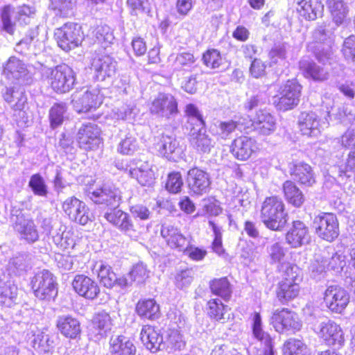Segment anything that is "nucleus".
Segmentation results:
<instances>
[{
    "mask_svg": "<svg viewBox=\"0 0 355 355\" xmlns=\"http://www.w3.org/2000/svg\"><path fill=\"white\" fill-rule=\"evenodd\" d=\"M260 218L268 229L282 231L288 221V214L282 198L278 196L267 197L262 203Z\"/></svg>",
    "mask_w": 355,
    "mask_h": 355,
    "instance_id": "nucleus-1",
    "label": "nucleus"
},
{
    "mask_svg": "<svg viewBox=\"0 0 355 355\" xmlns=\"http://www.w3.org/2000/svg\"><path fill=\"white\" fill-rule=\"evenodd\" d=\"M43 78L47 80L52 89L57 93H67L74 86L76 74L72 68L65 64L54 68H46L42 72Z\"/></svg>",
    "mask_w": 355,
    "mask_h": 355,
    "instance_id": "nucleus-2",
    "label": "nucleus"
},
{
    "mask_svg": "<svg viewBox=\"0 0 355 355\" xmlns=\"http://www.w3.org/2000/svg\"><path fill=\"white\" fill-rule=\"evenodd\" d=\"M4 101L8 103L14 110L15 116L19 125H25L27 122V116L24 108L27 103V97L24 88L19 83L6 86L2 91Z\"/></svg>",
    "mask_w": 355,
    "mask_h": 355,
    "instance_id": "nucleus-3",
    "label": "nucleus"
},
{
    "mask_svg": "<svg viewBox=\"0 0 355 355\" xmlns=\"http://www.w3.org/2000/svg\"><path fill=\"white\" fill-rule=\"evenodd\" d=\"M284 277L279 283L277 288V297L285 304L295 298L300 292L299 282L302 280L300 270L295 265H289L284 270Z\"/></svg>",
    "mask_w": 355,
    "mask_h": 355,
    "instance_id": "nucleus-4",
    "label": "nucleus"
},
{
    "mask_svg": "<svg viewBox=\"0 0 355 355\" xmlns=\"http://www.w3.org/2000/svg\"><path fill=\"white\" fill-rule=\"evenodd\" d=\"M312 329L327 345L340 347L344 345L343 331L340 325L333 320L321 318L313 324Z\"/></svg>",
    "mask_w": 355,
    "mask_h": 355,
    "instance_id": "nucleus-5",
    "label": "nucleus"
},
{
    "mask_svg": "<svg viewBox=\"0 0 355 355\" xmlns=\"http://www.w3.org/2000/svg\"><path fill=\"white\" fill-rule=\"evenodd\" d=\"M103 94L98 87L81 89L72 95V105L78 112H89L96 110L102 104Z\"/></svg>",
    "mask_w": 355,
    "mask_h": 355,
    "instance_id": "nucleus-6",
    "label": "nucleus"
},
{
    "mask_svg": "<svg viewBox=\"0 0 355 355\" xmlns=\"http://www.w3.org/2000/svg\"><path fill=\"white\" fill-rule=\"evenodd\" d=\"M32 289L36 297L50 300L57 295L55 279L47 270L38 271L31 280Z\"/></svg>",
    "mask_w": 355,
    "mask_h": 355,
    "instance_id": "nucleus-7",
    "label": "nucleus"
},
{
    "mask_svg": "<svg viewBox=\"0 0 355 355\" xmlns=\"http://www.w3.org/2000/svg\"><path fill=\"white\" fill-rule=\"evenodd\" d=\"M302 86L296 80H288L280 88L279 96L274 99V105L281 111L294 108L300 102Z\"/></svg>",
    "mask_w": 355,
    "mask_h": 355,
    "instance_id": "nucleus-8",
    "label": "nucleus"
},
{
    "mask_svg": "<svg viewBox=\"0 0 355 355\" xmlns=\"http://www.w3.org/2000/svg\"><path fill=\"white\" fill-rule=\"evenodd\" d=\"M87 196L94 203L110 209L118 207L121 201V191L110 184H104L95 189H89Z\"/></svg>",
    "mask_w": 355,
    "mask_h": 355,
    "instance_id": "nucleus-9",
    "label": "nucleus"
},
{
    "mask_svg": "<svg viewBox=\"0 0 355 355\" xmlns=\"http://www.w3.org/2000/svg\"><path fill=\"white\" fill-rule=\"evenodd\" d=\"M55 37L58 46L67 51L81 44L83 40V33L80 25L67 23L62 27L56 29Z\"/></svg>",
    "mask_w": 355,
    "mask_h": 355,
    "instance_id": "nucleus-10",
    "label": "nucleus"
},
{
    "mask_svg": "<svg viewBox=\"0 0 355 355\" xmlns=\"http://www.w3.org/2000/svg\"><path fill=\"white\" fill-rule=\"evenodd\" d=\"M149 109L157 117L171 119L178 114V103L172 94L159 93L152 101Z\"/></svg>",
    "mask_w": 355,
    "mask_h": 355,
    "instance_id": "nucleus-11",
    "label": "nucleus"
},
{
    "mask_svg": "<svg viewBox=\"0 0 355 355\" xmlns=\"http://www.w3.org/2000/svg\"><path fill=\"white\" fill-rule=\"evenodd\" d=\"M270 324L277 332L284 333L288 331H299L302 322L297 313L283 308L273 311L270 318Z\"/></svg>",
    "mask_w": 355,
    "mask_h": 355,
    "instance_id": "nucleus-12",
    "label": "nucleus"
},
{
    "mask_svg": "<svg viewBox=\"0 0 355 355\" xmlns=\"http://www.w3.org/2000/svg\"><path fill=\"white\" fill-rule=\"evenodd\" d=\"M316 234L327 241H333L339 234L338 222L336 216L331 213H322L313 220Z\"/></svg>",
    "mask_w": 355,
    "mask_h": 355,
    "instance_id": "nucleus-13",
    "label": "nucleus"
},
{
    "mask_svg": "<svg viewBox=\"0 0 355 355\" xmlns=\"http://www.w3.org/2000/svg\"><path fill=\"white\" fill-rule=\"evenodd\" d=\"M186 182L191 195L201 196L209 192L211 178L207 171L193 167L188 171Z\"/></svg>",
    "mask_w": 355,
    "mask_h": 355,
    "instance_id": "nucleus-14",
    "label": "nucleus"
},
{
    "mask_svg": "<svg viewBox=\"0 0 355 355\" xmlns=\"http://www.w3.org/2000/svg\"><path fill=\"white\" fill-rule=\"evenodd\" d=\"M326 252L316 254L314 261L311 265V270L314 274H322L327 270L337 272L341 271L346 265L345 257L342 254L334 253L330 257Z\"/></svg>",
    "mask_w": 355,
    "mask_h": 355,
    "instance_id": "nucleus-15",
    "label": "nucleus"
},
{
    "mask_svg": "<svg viewBox=\"0 0 355 355\" xmlns=\"http://www.w3.org/2000/svg\"><path fill=\"white\" fill-rule=\"evenodd\" d=\"M128 175L137 180L141 186L150 187L155 180V172L153 164L148 161L132 159L125 169Z\"/></svg>",
    "mask_w": 355,
    "mask_h": 355,
    "instance_id": "nucleus-16",
    "label": "nucleus"
},
{
    "mask_svg": "<svg viewBox=\"0 0 355 355\" xmlns=\"http://www.w3.org/2000/svg\"><path fill=\"white\" fill-rule=\"evenodd\" d=\"M101 129L94 123L83 124L77 133V141L80 148L94 150L101 143Z\"/></svg>",
    "mask_w": 355,
    "mask_h": 355,
    "instance_id": "nucleus-17",
    "label": "nucleus"
},
{
    "mask_svg": "<svg viewBox=\"0 0 355 355\" xmlns=\"http://www.w3.org/2000/svg\"><path fill=\"white\" fill-rule=\"evenodd\" d=\"M64 211L72 220L85 225L91 220V214L85 203L76 197H70L62 205Z\"/></svg>",
    "mask_w": 355,
    "mask_h": 355,
    "instance_id": "nucleus-18",
    "label": "nucleus"
},
{
    "mask_svg": "<svg viewBox=\"0 0 355 355\" xmlns=\"http://www.w3.org/2000/svg\"><path fill=\"white\" fill-rule=\"evenodd\" d=\"M324 300L327 306L331 311L341 313L349 302V295L340 286H330L324 292Z\"/></svg>",
    "mask_w": 355,
    "mask_h": 355,
    "instance_id": "nucleus-19",
    "label": "nucleus"
},
{
    "mask_svg": "<svg viewBox=\"0 0 355 355\" xmlns=\"http://www.w3.org/2000/svg\"><path fill=\"white\" fill-rule=\"evenodd\" d=\"M92 69L97 80L103 81L107 78L114 76L116 70V62L107 54H98L92 62Z\"/></svg>",
    "mask_w": 355,
    "mask_h": 355,
    "instance_id": "nucleus-20",
    "label": "nucleus"
},
{
    "mask_svg": "<svg viewBox=\"0 0 355 355\" xmlns=\"http://www.w3.org/2000/svg\"><path fill=\"white\" fill-rule=\"evenodd\" d=\"M298 124L302 134L310 137H317L322 130L328 126V123L321 121L314 112H302Z\"/></svg>",
    "mask_w": 355,
    "mask_h": 355,
    "instance_id": "nucleus-21",
    "label": "nucleus"
},
{
    "mask_svg": "<svg viewBox=\"0 0 355 355\" xmlns=\"http://www.w3.org/2000/svg\"><path fill=\"white\" fill-rule=\"evenodd\" d=\"M161 236L171 248L180 252H182L191 242L189 237L183 235L180 229L169 223L162 224Z\"/></svg>",
    "mask_w": 355,
    "mask_h": 355,
    "instance_id": "nucleus-22",
    "label": "nucleus"
},
{
    "mask_svg": "<svg viewBox=\"0 0 355 355\" xmlns=\"http://www.w3.org/2000/svg\"><path fill=\"white\" fill-rule=\"evenodd\" d=\"M72 286L76 293L87 300L96 298L100 293L98 283L84 275H76L72 282Z\"/></svg>",
    "mask_w": 355,
    "mask_h": 355,
    "instance_id": "nucleus-23",
    "label": "nucleus"
},
{
    "mask_svg": "<svg viewBox=\"0 0 355 355\" xmlns=\"http://www.w3.org/2000/svg\"><path fill=\"white\" fill-rule=\"evenodd\" d=\"M258 149V144L254 139L241 136L234 140L231 150L233 155L238 159L247 160Z\"/></svg>",
    "mask_w": 355,
    "mask_h": 355,
    "instance_id": "nucleus-24",
    "label": "nucleus"
},
{
    "mask_svg": "<svg viewBox=\"0 0 355 355\" xmlns=\"http://www.w3.org/2000/svg\"><path fill=\"white\" fill-rule=\"evenodd\" d=\"M189 142L193 148L200 153H209L215 145V141L207 134L204 127L191 128Z\"/></svg>",
    "mask_w": 355,
    "mask_h": 355,
    "instance_id": "nucleus-25",
    "label": "nucleus"
},
{
    "mask_svg": "<svg viewBox=\"0 0 355 355\" xmlns=\"http://www.w3.org/2000/svg\"><path fill=\"white\" fill-rule=\"evenodd\" d=\"M254 130L262 135H270L276 130V119L268 111L259 110L252 118Z\"/></svg>",
    "mask_w": 355,
    "mask_h": 355,
    "instance_id": "nucleus-26",
    "label": "nucleus"
},
{
    "mask_svg": "<svg viewBox=\"0 0 355 355\" xmlns=\"http://www.w3.org/2000/svg\"><path fill=\"white\" fill-rule=\"evenodd\" d=\"M286 240L292 248H299L308 243L310 240L308 227L300 220L293 221L286 235Z\"/></svg>",
    "mask_w": 355,
    "mask_h": 355,
    "instance_id": "nucleus-27",
    "label": "nucleus"
},
{
    "mask_svg": "<svg viewBox=\"0 0 355 355\" xmlns=\"http://www.w3.org/2000/svg\"><path fill=\"white\" fill-rule=\"evenodd\" d=\"M3 75L12 83L24 81L28 76L26 64L16 57H10L3 67Z\"/></svg>",
    "mask_w": 355,
    "mask_h": 355,
    "instance_id": "nucleus-28",
    "label": "nucleus"
},
{
    "mask_svg": "<svg viewBox=\"0 0 355 355\" xmlns=\"http://www.w3.org/2000/svg\"><path fill=\"white\" fill-rule=\"evenodd\" d=\"M56 327L60 333L66 338L75 339L81 332L80 323L78 320L69 315L58 317Z\"/></svg>",
    "mask_w": 355,
    "mask_h": 355,
    "instance_id": "nucleus-29",
    "label": "nucleus"
},
{
    "mask_svg": "<svg viewBox=\"0 0 355 355\" xmlns=\"http://www.w3.org/2000/svg\"><path fill=\"white\" fill-rule=\"evenodd\" d=\"M140 338L145 347L153 353L159 350L164 343L160 330L151 325H145L142 327Z\"/></svg>",
    "mask_w": 355,
    "mask_h": 355,
    "instance_id": "nucleus-30",
    "label": "nucleus"
},
{
    "mask_svg": "<svg viewBox=\"0 0 355 355\" xmlns=\"http://www.w3.org/2000/svg\"><path fill=\"white\" fill-rule=\"evenodd\" d=\"M14 228L19 234L20 239L28 243H34L39 239L38 232L33 220L25 218L23 215L17 216Z\"/></svg>",
    "mask_w": 355,
    "mask_h": 355,
    "instance_id": "nucleus-31",
    "label": "nucleus"
},
{
    "mask_svg": "<svg viewBox=\"0 0 355 355\" xmlns=\"http://www.w3.org/2000/svg\"><path fill=\"white\" fill-rule=\"evenodd\" d=\"M252 334L254 337L265 346L262 355H275L272 338L267 332L263 330L261 317L257 312L252 317Z\"/></svg>",
    "mask_w": 355,
    "mask_h": 355,
    "instance_id": "nucleus-32",
    "label": "nucleus"
},
{
    "mask_svg": "<svg viewBox=\"0 0 355 355\" xmlns=\"http://www.w3.org/2000/svg\"><path fill=\"white\" fill-rule=\"evenodd\" d=\"M290 173L294 180L301 184L311 187L315 182V174L310 165L304 162H296L290 166Z\"/></svg>",
    "mask_w": 355,
    "mask_h": 355,
    "instance_id": "nucleus-33",
    "label": "nucleus"
},
{
    "mask_svg": "<svg viewBox=\"0 0 355 355\" xmlns=\"http://www.w3.org/2000/svg\"><path fill=\"white\" fill-rule=\"evenodd\" d=\"M299 67L306 78L315 81H324L328 78V72L324 68L317 65L309 58H302L299 62Z\"/></svg>",
    "mask_w": 355,
    "mask_h": 355,
    "instance_id": "nucleus-34",
    "label": "nucleus"
},
{
    "mask_svg": "<svg viewBox=\"0 0 355 355\" xmlns=\"http://www.w3.org/2000/svg\"><path fill=\"white\" fill-rule=\"evenodd\" d=\"M109 352L110 355H135L137 348L128 338L117 336L110 338Z\"/></svg>",
    "mask_w": 355,
    "mask_h": 355,
    "instance_id": "nucleus-35",
    "label": "nucleus"
},
{
    "mask_svg": "<svg viewBox=\"0 0 355 355\" xmlns=\"http://www.w3.org/2000/svg\"><path fill=\"white\" fill-rule=\"evenodd\" d=\"M113 320L110 315L103 311L96 313L92 320V331L98 339L107 336L113 327Z\"/></svg>",
    "mask_w": 355,
    "mask_h": 355,
    "instance_id": "nucleus-36",
    "label": "nucleus"
},
{
    "mask_svg": "<svg viewBox=\"0 0 355 355\" xmlns=\"http://www.w3.org/2000/svg\"><path fill=\"white\" fill-rule=\"evenodd\" d=\"M17 287L10 278L3 275L0 277V303L6 306H11L17 296Z\"/></svg>",
    "mask_w": 355,
    "mask_h": 355,
    "instance_id": "nucleus-37",
    "label": "nucleus"
},
{
    "mask_svg": "<svg viewBox=\"0 0 355 355\" xmlns=\"http://www.w3.org/2000/svg\"><path fill=\"white\" fill-rule=\"evenodd\" d=\"M111 209L110 212L105 214V218L109 223L125 233L134 230V225L128 214L116 208Z\"/></svg>",
    "mask_w": 355,
    "mask_h": 355,
    "instance_id": "nucleus-38",
    "label": "nucleus"
},
{
    "mask_svg": "<svg viewBox=\"0 0 355 355\" xmlns=\"http://www.w3.org/2000/svg\"><path fill=\"white\" fill-rule=\"evenodd\" d=\"M53 243L62 250H73L78 245L77 235L71 230H66L64 226L60 225L58 232L53 236Z\"/></svg>",
    "mask_w": 355,
    "mask_h": 355,
    "instance_id": "nucleus-39",
    "label": "nucleus"
},
{
    "mask_svg": "<svg viewBox=\"0 0 355 355\" xmlns=\"http://www.w3.org/2000/svg\"><path fill=\"white\" fill-rule=\"evenodd\" d=\"M324 6L319 0H300L297 10L308 20H315L322 15Z\"/></svg>",
    "mask_w": 355,
    "mask_h": 355,
    "instance_id": "nucleus-40",
    "label": "nucleus"
},
{
    "mask_svg": "<svg viewBox=\"0 0 355 355\" xmlns=\"http://www.w3.org/2000/svg\"><path fill=\"white\" fill-rule=\"evenodd\" d=\"M137 313L144 319L155 320L159 317V305L154 299L140 300L136 305Z\"/></svg>",
    "mask_w": 355,
    "mask_h": 355,
    "instance_id": "nucleus-41",
    "label": "nucleus"
},
{
    "mask_svg": "<svg viewBox=\"0 0 355 355\" xmlns=\"http://www.w3.org/2000/svg\"><path fill=\"white\" fill-rule=\"evenodd\" d=\"M245 126L243 125V123L239 119L229 120L226 121H218L212 127V131L218 137L226 139L229 138L232 132L236 130L242 131L245 129Z\"/></svg>",
    "mask_w": 355,
    "mask_h": 355,
    "instance_id": "nucleus-42",
    "label": "nucleus"
},
{
    "mask_svg": "<svg viewBox=\"0 0 355 355\" xmlns=\"http://www.w3.org/2000/svg\"><path fill=\"white\" fill-rule=\"evenodd\" d=\"M286 248L279 242H275L268 247V253L272 263L279 264V270H284V268L291 265L286 261Z\"/></svg>",
    "mask_w": 355,
    "mask_h": 355,
    "instance_id": "nucleus-43",
    "label": "nucleus"
},
{
    "mask_svg": "<svg viewBox=\"0 0 355 355\" xmlns=\"http://www.w3.org/2000/svg\"><path fill=\"white\" fill-rule=\"evenodd\" d=\"M286 200L295 207H300L304 202L302 192L292 181H286L283 185Z\"/></svg>",
    "mask_w": 355,
    "mask_h": 355,
    "instance_id": "nucleus-44",
    "label": "nucleus"
},
{
    "mask_svg": "<svg viewBox=\"0 0 355 355\" xmlns=\"http://www.w3.org/2000/svg\"><path fill=\"white\" fill-rule=\"evenodd\" d=\"M94 269L101 284L107 288H112L116 281V274L112 268L103 261L96 263Z\"/></svg>",
    "mask_w": 355,
    "mask_h": 355,
    "instance_id": "nucleus-45",
    "label": "nucleus"
},
{
    "mask_svg": "<svg viewBox=\"0 0 355 355\" xmlns=\"http://www.w3.org/2000/svg\"><path fill=\"white\" fill-rule=\"evenodd\" d=\"M327 4L334 21L338 26L344 23L348 14L347 4L343 0H329Z\"/></svg>",
    "mask_w": 355,
    "mask_h": 355,
    "instance_id": "nucleus-46",
    "label": "nucleus"
},
{
    "mask_svg": "<svg viewBox=\"0 0 355 355\" xmlns=\"http://www.w3.org/2000/svg\"><path fill=\"white\" fill-rule=\"evenodd\" d=\"M228 309V306L224 304L220 299H211L207 302V313L210 318L216 321L224 322Z\"/></svg>",
    "mask_w": 355,
    "mask_h": 355,
    "instance_id": "nucleus-47",
    "label": "nucleus"
},
{
    "mask_svg": "<svg viewBox=\"0 0 355 355\" xmlns=\"http://www.w3.org/2000/svg\"><path fill=\"white\" fill-rule=\"evenodd\" d=\"M164 345L168 352H171L183 349L186 345V342L179 330L168 329Z\"/></svg>",
    "mask_w": 355,
    "mask_h": 355,
    "instance_id": "nucleus-48",
    "label": "nucleus"
},
{
    "mask_svg": "<svg viewBox=\"0 0 355 355\" xmlns=\"http://www.w3.org/2000/svg\"><path fill=\"white\" fill-rule=\"evenodd\" d=\"M210 288L212 293L220 297L226 302L228 301L231 297L232 288L226 277L212 280L210 282Z\"/></svg>",
    "mask_w": 355,
    "mask_h": 355,
    "instance_id": "nucleus-49",
    "label": "nucleus"
},
{
    "mask_svg": "<svg viewBox=\"0 0 355 355\" xmlns=\"http://www.w3.org/2000/svg\"><path fill=\"white\" fill-rule=\"evenodd\" d=\"M284 355H309L310 351L307 345L301 340L290 338L284 344Z\"/></svg>",
    "mask_w": 355,
    "mask_h": 355,
    "instance_id": "nucleus-50",
    "label": "nucleus"
},
{
    "mask_svg": "<svg viewBox=\"0 0 355 355\" xmlns=\"http://www.w3.org/2000/svg\"><path fill=\"white\" fill-rule=\"evenodd\" d=\"M67 111V106L64 103H55L51 107L49 117L51 128H55L63 123Z\"/></svg>",
    "mask_w": 355,
    "mask_h": 355,
    "instance_id": "nucleus-51",
    "label": "nucleus"
},
{
    "mask_svg": "<svg viewBox=\"0 0 355 355\" xmlns=\"http://www.w3.org/2000/svg\"><path fill=\"white\" fill-rule=\"evenodd\" d=\"M157 146L160 154L168 159L171 158L173 153L180 152L179 142L173 137L163 135Z\"/></svg>",
    "mask_w": 355,
    "mask_h": 355,
    "instance_id": "nucleus-52",
    "label": "nucleus"
},
{
    "mask_svg": "<svg viewBox=\"0 0 355 355\" xmlns=\"http://www.w3.org/2000/svg\"><path fill=\"white\" fill-rule=\"evenodd\" d=\"M95 37V42L101 45L103 49H106L109 44H112L114 40L110 28L107 25H101L96 27L92 32Z\"/></svg>",
    "mask_w": 355,
    "mask_h": 355,
    "instance_id": "nucleus-53",
    "label": "nucleus"
},
{
    "mask_svg": "<svg viewBox=\"0 0 355 355\" xmlns=\"http://www.w3.org/2000/svg\"><path fill=\"white\" fill-rule=\"evenodd\" d=\"M75 1L73 0H50L49 8L55 15L67 17L72 13Z\"/></svg>",
    "mask_w": 355,
    "mask_h": 355,
    "instance_id": "nucleus-54",
    "label": "nucleus"
},
{
    "mask_svg": "<svg viewBox=\"0 0 355 355\" xmlns=\"http://www.w3.org/2000/svg\"><path fill=\"white\" fill-rule=\"evenodd\" d=\"M14 8L10 6H6L1 11V21L3 29L8 33L13 35L15 31L16 21L15 18Z\"/></svg>",
    "mask_w": 355,
    "mask_h": 355,
    "instance_id": "nucleus-55",
    "label": "nucleus"
},
{
    "mask_svg": "<svg viewBox=\"0 0 355 355\" xmlns=\"http://www.w3.org/2000/svg\"><path fill=\"white\" fill-rule=\"evenodd\" d=\"M203 64L208 68L215 69L223 64V58L220 51L215 49L207 50L202 55Z\"/></svg>",
    "mask_w": 355,
    "mask_h": 355,
    "instance_id": "nucleus-56",
    "label": "nucleus"
},
{
    "mask_svg": "<svg viewBox=\"0 0 355 355\" xmlns=\"http://www.w3.org/2000/svg\"><path fill=\"white\" fill-rule=\"evenodd\" d=\"M28 186L35 195L40 197H46L48 194L47 185L44 178L39 173L33 174L31 177Z\"/></svg>",
    "mask_w": 355,
    "mask_h": 355,
    "instance_id": "nucleus-57",
    "label": "nucleus"
},
{
    "mask_svg": "<svg viewBox=\"0 0 355 355\" xmlns=\"http://www.w3.org/2000/svg\"><path fill=\"white\" fill-rule=\"evenodd\" d=\"M28 266V256L26 254H19L10 259L9 270L15 275H20L26 270Z\"/></svg>",
    "mask_w": 355,
    "mask_h": 355,
    "instance_id": "nucleus-58",
    "label": "nucleus"
},
{
    "mask_svg": "<svg viewBox=\"0 0 355 355\" xmlns=\"http://www.w3.org/2000/svg\"><path fill=\"white\" fill-rule=\"evenodd\" d=\"M53 344V340L51 338L49 335L43 332L37 334L33 340V347L44 353L51 351L54 347Z\"/></svg>",
    "mask_w": 355,
    "mask_h": 355,
    "instance_id": "nucleus-59",
    "label": "nucleus"
},
{
    "mask_svg": "<svg viewBox=\"0 0 355 355\" xmlns=\"http://www.w3.org/2000/svg\"><path fill=\"white\" fill-rule=\"evenodd\" d=\"M39 35V27L35 26L30 29L26 36L21 40L15 46V51L19 53H25L28 50L31 44L37 39Z\"/></svg>",
    "mask_w": 355,
    "mask_h": 355,
    "instance_id": "nucleus-60",
    "label": "nucleus"
},
{
    "mask_svg": "<svg viewBox=\"0 0 355 355\" xmlns=\"http://www.w3.org/2000/svg\"><path fill=\"white\" fill-rule=\"evenodd\" d=\"M138 148L137 139L132 135H128L119 144L117 150L123 155H132Z\"/></svg>",
    "mask_w": 355,
    "mask_h": 355,
    "instance_id": "nucleus-61",
    "label": "nucleus"
},
{
    "mask_svg": "<svg viewBox=\"0 0 355 355\" xmlns=\"http://www.w3.org/2000/svg\"><path fill=\"white\" fill-rule=\"evenodd\" d=\"M209 225L212 229L214 234V239L212 242V250L219 256H222L225 254V250L222 243L221 229L211 220L209 221Z\"/></svg>",
    "mask_w": 355,
    "mask_h": 355,
    "instance_id": "nucleus-62",
    "label": "nucleus"
},
{
    "mask_svg": "<svg viewBox=\"0 0 355 355\" xmlns=\"http://www.w3.org/2000/svg\"><path fill=\"white\" fill-rule=\"evenodd\" d=\"M134 282L138 284L143 283L149 277V271L147 267L143 263H139L135 265L132 270L129 272Z\"/></svg>",
    "mask_w": 355,
    "mask_h": 355,
    "instance_id": "nucleus-63",
    "label": "nucleus"
},
{
    "mask_svg": "<svg viewBox=\"0 0 355 355\" xmlns=\"http://www.w3.org/2000/svg\"><path fill=\"white\" fill-rule=\"evenodd\" d=\"M354 175L355 182V150L350 151L345 163V166L339 168V175H345L348 178Z\"/></svg>",
    "mask_w": 355,
    "mask_h": 355,
    "instance_id": "nucleus-64",
    "label": "nucleus"
}]
</instances>
